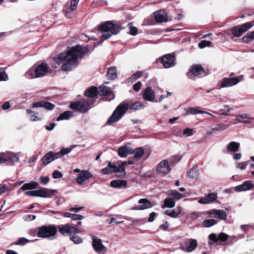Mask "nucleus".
<instances>
[{"label":"nucleus","mask_w":254,"mask_h":254,"mask_svg":"<svg viewBox=\"0 0 254 254\" xmlns=\"http://www.w3.org/2000/svg\"><path fill=\"white\" fill-rule=\"evenodd\" d=\"M44 189L37 190V196L41 197H45Z\"/></svg>","instance_id":"63"},{"label":"nucleus","mask_w":254,"mask_h":254,"mask_svg":"<svg viewBox=\"0 0 254 254\" xmlns=\"http://www.w3.org/2000/svg\"><path fill=\"white\" fill-rule=\"evenodd\" d=\"M171 169L169 166L168 162L167 160L162 161L158 165L157 172L161 175H165L169 173Z\"/></svg>","instance_id":"14"},{"label":"nucleus","mask_w":254,"mask_h":254,"mask_svg":"<svg viewBox=\"0 0 254 254\" xmlns=\"http://www.w3.org/2000/svg\"><path fill=\"white\" fill-rule=\"evenodd\" d=\"M129 107V104L123 102L118 106L107 122V124L112 125L117 122L127 112Z\"/></svg>","instance_id":"4"},{"label":"nucleus","mask_w":254,"mask_h":254,"mask_svg":"<svg viewBox=\"0 0 254 254\" xmlns=\"http://www.w3.org/2000/svg\"><path fill=\"white\" fill-rule=\"evenodd\" d=\"M217 221L214 219H207L203 222L202 225L204 227L208 228L215 225Z\"/></svg>","instance_id":"43"},{"label":"nucleus","mask_w":254,"mask_h":254,"mask_svg":"<svg viewBox=\"0 0 254 254\" xmlns=\"http://www.w3.org/2000/svg\"><path fill=\"white\" fill-rule=\"evenodd\" d=\"M4 162L9 161L12 165H15L19 161L18 156L12 152H3Z\"/></svg>","instance_id":"16"},{"label":"nucleus","mask_w":254,"mask_h":254,"mask_svg":"<svg viewBox=\"0 0 254 254\" xmlns=\"http://www.w3.org/2000/svg\"><path fill=\"white\" fill-rule=\"evenodd\" d=\"M57 233V228L55 226H43L39 228L37 236L40 238L53 240L55 238Z\"/></svg>","instance_id":"5"},{"label":"nucleus","mask_w":254,"mask_h":254,"mask_svg":"<svg viewBox=\"0 0 254 254\" xmlns=\"http://www.w3.org/2000/svg\"><path fill=\"white\" fill-rule=\"evenodd\" d=\"M92 246L96 252L99 254H104L107 251V248L102 244L101 240L97 237H93Z\"/></svg>","instance_id":"10"},{"label":"nucleus","mask_w":254,"mask_h":254,"mask_svg":"<svg viewBox=\"0 0 254 254\" xmlns=\"http://www.w3.org/2000/svg\"><path fill=\"white\" fill-rule=\"evenodd\" d=\"M132 153L131 154H133V158L136 160L139 159L144 154V150L141 147L136 148V149L132 148Z\"/></svg>","instance_id":"32"},{"label":"nucleus","mask_w":254,"mask_h":254,"mask_svg":"<svg viewBox=\"0 0 254 254\" xmlns=\"http://www.w3.org/2000/svg\"><path fill=\"white\" fill-rule=\"evenodd\" d=\"M197 242L195 239H190L185 244V246H182L181 249L187 253H190L193 251L197 247Z\"/></svg>","instance_id":"17"},{"label":"nucleus","mask_w":254,"mask_h":254,"mask_svg":"<svg viewBox=\"0 0 254 254\" xmlns=\"http://www.w3.org/2000/svg\"><path fill=\"white\" fill-rule=\"evenodd\" d=\"M60 233L63 236H68L72 234H78L82 232V230L79 229L76 225L70 224L61 225L58 226Z\"/></svg>","instance_id":"6"},{"label":"nucleus","mask_w":254,"mask_h":254,"mask_svg":"<svg viewBox=\"0 0 254 254\" xmlns=\"http://www.w3.org/2000/svg\"><path fill=\"white\" fill-rule=\"evenodd\" d=\"M167 195L168 196L172 197L173 200H179L181 198L185 197V195L182 193H179L176 190H170L167 191Z\"/></svg>","instance_id":"28"},{"label":"nucleus","mask_w":254,"mask_h":254,"mask_svg":"<svg viewBox=\"0 0 254 254\" xmlns=\"http://www.w3.org/2000/svg\"><path fill=\"white\" fill-rule=\"evenodd\" d=\"M87 51L86 47L77 46L69 48L65 52L55 58V61L58 64H62L61 68L63 71H69L77 65L78 58H82Z\"/></svg>","instance_id":"1"},{"label":"nucleus","mask_w":254,"mask_h":254,"mask_svg":"<svg viewBox=\"0 0 254 254\" xmlns=\"http://www.w3.org/2000/svg\"><path fill=\"white\" fill-rule=\"evenodd\" d=\"M198 202L200 204H208L209 203V201L207 200L206 197H204L200 198L198 200Z\"/></svg>","instance_id":"64"},{"label":"nucleus","mask_w":254,"mask_h":254,"mask_svg":"<svg viewBox=\"0 0 254 254\" xmlns=\"http://www.w3.org/2000/svg\"><path fill=\"white\" fill-rule=\"evenodd\" d=\"M229 236L223 232L220 233L218 235V240L222 242H225L228 240Z\"/></svg>","instance_id":"51"},{"label":"nucleus","mask_w":254,"mask_h":254,"mask_svg":"<svg viewBox=\"0 0 254 254\" xmlns=\"http://www.w3.org/2000/svg\"><path fill=\"white\" fill-rule=\"evenodd\" d=\"M141 73L138 72L132 75L129 78V81L132 83L141 76Z\"/></svg>","instance_id":"52"},{"label":"nucleus","mask_w":254,"mask_h":254,"mask_svg":"<svg viewBox=\"0 0 254 254\" xmlns=\"http://www.w3.org/2000/svg\"><path fill=\"white\" fill-rule=\"evenodd\" d=\"M159 228L161 230L165 231L169 228V223L167 221H165L163 224L160 225Z\"/></svg>","instance_id":"61"},{"label":"nucleus","mask_w":254,"mask_h":254,"mask_svg":"<svg viewBox=\"0 0 254 254\" xmlns=\"http://www.w3.org/2000/svg\"><path fill=\"white\" fill-rule=\"evenodd\" d=\"M139 205L135 206L130 208L131 210H142L152 207L153 205L146 198H141L138 201Z\"/></svg>","instance_id":"11"},{"label":"nucleus","mask_w":254,"mask_h":254,"mask_svg":"<svg viewBox=\"0 0 254 254\" xmlns=\"http://www.w3.org/2000/svg\"><path fill=\"white\" fill-rule=\"evenodd\" d=\"M211 43L210 41L206 40H202L198 44V47L200 49L205 48V47L210 46Z\"/></svg>","instance_id":"49"},{"label":"nucleus","mask_w":254,"mask_h":254,"mask_svg":"<svg viewBox=\"0 0 254 254\" xmlns=\"http://www.w3.org/2000/svg\"><path fill=\"white\" fill-rule=\"evenodd\" d=\"M8 79V76L6 73L0 69V80H6Z\"/></svg>","instance_id":"57"},{"label":"nucleus","mask_w":254,"mask_h":254,"mask_svg":"<svg viewBox=\"0 0 254 254\" xmlns=\"http://www.w3.org/2000/svg\"><path fill=\"white\" fill-rule=\"evenodd\" d=\"M144 107V105L140 102H136L131 104L130 107L131 109L134 110H137L139 109L143 108Z\"/></svg>","instance_id":"44"},{"label":"nucleus","mask_w":254,"mask_h":254,"mask_svg":"<svg viewBox=\"0 0 254 254\" xmlns=\"http://www.w3.org/2000/svg\"><path fill=\"white\" fill-rule=\"evenodd\" d=\"M132 153V148L127 146L120 147L118 150V154L119 156L122 158L127 157Z\"/></svg>","instance_id":"26"},{"label":"nucleus","mask_w":254,"mask_h":254,"mask_svg":"<svg viewBox=\"0 0 254 254\" xmlns=\"http://www.w3.org/2000/svg\"><path fill=\"white\" fill-rule=\"evenodd\" d=\"M127 165V162L125 161L118 165L113 164V171L118 176L124 177L126 175L125 166Z\"/></svg>","instance_id":"20"},{"label":"nucleus","mask_w":254,"mask_h":254,"mask_svg":"<svg viewBox=\"0 0 254 254\" xmlns=\"http://www.w3.org/2000/svg\"><path fill=\"white\" fill-rule=\"evenodd\" d=\"M79 0H70L69 7L65 6L64 8L65 15L67 18H71L73 15L72 12L74 11L78 5Z\"/></svg>","instance_id":"15"},{"label":"nucleus","mask_w":254,"mask_h":254,"mask_svg":"<svg viewBox=\"0 0 254 254\" xmlns=\"http://www.w3.org/2000/svg\"><path fill=\"white\" fill-rule=\"evenodd\" d=\"M93 176L92 174L86 170H83L81 174H78L75 178L76 182L79 185H82Z\"/></svg>","instance_id":"13"},{"label":"nucleus","mask_w":254,"mask_h":254,"mask_svg":"<svg viewBox=\"0 0 254 254\" xmlns=\"http://www.w3.org/2000/svg\"><path fill=\"white\" fill-rule=\"evenodd\" d=\"M29 242V241L25 238L22 237L19 238L15 243V245H24Z\"/></svg>","instance_id":"53"},{"label":"nucleus","mask_w":254,"mask_h":254,"mask_svg":"<svg viewBox=\"0 0 254 254\" xmlns=\"http://www.w3.org/2000/svg\"><path fill=\"white\" fill-rule=\"evenodd\" d=\"M35 68L36 69V73L40 77L46 74L48 69V66L47 64L42 63L38 65L36 67H35Z\"/></svg>","instance_id":"27"},{"label":"nucleus","mask_w":254,"mask_h":254,"mask_svg":"<svg viewBox=\"0 0 254 254\" xmlns=\"http://www.w3.org/2000/svg\"><path fill=\"white\" fill-rule=\"evenodd\" d=\"M107 76L110 79H115L117 77L116 69L115 67H111L108 69Z\"/></svg>","instance_id":"38"},{"label":"nucleus","mask_w":254,"mask_h":254,"mask_svg":"<svg viewBox=\"0 0 254 254\" xmlns=\"http://www.w3.org/2000/svg\"><path fill=\"white\" fill-rule=\"evenodd\" d=\"M209 203L213 202L217 198V194L215 193H210L206 196Z\"/></svg>","instance_id":"47"},{"label":"nucleus","mask_w":254,"mask_h":254,"mask_svg":"<svg viewBox=\"0 0 254 254\" xmlns=\"http://www.w3.org/2000/svg\"><path fill=\"white\" fill-rule=\"evenodd\" d=\"M128 26L130 29L129 34L132 35H135L137 33V28L132 26V22H130L128 24Z\"/></svg>","instance_id":"46"},{"label":"nucleus","mask_w":254,"mask_h":254,"mask_svg":"<svg viewBox=\"0 0 254 254\" xmlns=\"http://www.w3.org/2000/svg\"><path fill=\"white\" fill-rule=\"evenodd\" d=\"M243 79L244 76L243 75L236 77H229L224 78L220 82V88H226L234 86L242 81Z\"/></svg>","instance_id":"7"},{"label":"nucleus","mask_w":254,"mask_h":254,"mask_svg":"<svg viewBox=\"0 0 254 254\" xmlns=\"http://www.w3.org/2000/svg\"><path fill=\"white\" fill-rule=\"evenodd\" d=\"M175 204L176 202L175 200L172 199V197L170 198V197L167 196V198L164 201V204L162 206V208H173L175 206Z\"/></svg>","instance_id":"34"},{"label":"nucleus","mask_w":254,"mask_h":254,"mask_svg":"<svg viewBox=\"0 0 254 254\" xmlns=\"http://www.w3.org/2000/svg\"><path fill=\"white\" fill-rule=\"evenodd\" d=\"M39 183L35 181H31L28 183L24 184L22 187L21 189L23 190H33L38 188Z\"/></svg>","instance_id":"31"},{"label":"nucleus","mask_w":254,"mask_h":254,"mask_svg":"<svg viewBox=\"0 0 254 254\" xmlns=\"http://www.w3.org/2000/svg\"><path fill=\"white\" fill-rule=\"evenodd\" d=\"M73 115L71 111H66L61 114L57 119V121L68 120Z\"/></svg>","instance_id":"35"},{"label":"nucleus","mask_w":254,"mask_h":254,"mask_svg":"<svg viewBox=\"0 0 254 254\" xmlns=\"http://www.w3.org/2000/svg\"><path fill=\"white\" fill-rule=\"evenodd\" d=\"M114 23V22L107 21L99 26L98 30L101 33V36L103 37L104 40L110 38L113 35L117 34L120 32L119 27Z\"/></svg>","instance_id":"2"},{"label":"nucleus","mask_w":254,"mask_h":254,"mask_svg":"<svg viewBox=\"0 0 254 254\" xmlns=\"http://www.w3.org/2000/svg\"><path fill=\"white\" fill-rule=\"evenodd\" d=\"M250 117L246 115H240L236 117V120L240 123H249Z\"/></svg>","instance_id":"40"},{"label":"nucleus","mask_w":254,"mask_h":254,"mask_svg":"<svg viewBox=\"0 0 254 254\" xmlns=\"http://www.w3.org/2000/svg\"><path fill=\"white\" fill-rule=\"evenodd\" d=\"M189 73H191L195 76H198L202 74H203L204 75H205V72L203 68L199 64L192 65Z\"/></svg>","instance_id":"24"},{"label":"nucleus","mask_w":254,"mask_h":254,"mask_svg":"<svg viewBox=\"0 0 254 254\" xmlns=\"http://www.w3.org/2000/svg\"><path fill=\"white\" fill-rule=\"evenodd\" d=\"M70 107L73 110L77 111L80 113H84L90 108L89 103L85 100L71 103Z\"/></svg>","instance_id":"8"},{"label":"nucleus","mask_w":254,"mask_h":254,"mask_svg":"<svg viewBox=\"0 0 254 254\" xmlns=\"http://www.w3.org/2000/svg\"><path fill=\"white\" fill-rule=\"evenodd\" d=\"M209 217L218 218L221 220H225L227 215L225 212L222 210H212L208 213Z\"/></svg>","instance_id":"19"},{"label":"nucleus","mask_w":254,"mask_h":254,"mask_svg":"<svg viewBox=\"0 0 254 254\" xmlns=\"http://www.w3.org/2000/svg\"><path fill=\"white\" fill-rule=\"evenodd\" d=\"M156 22L158 23L164 22L167 21V15L165 11L160 10L154 13Z\"/></svg>","instance_id":"23"},{"label":"nucleus","mask_w":254,"mask_h":254,"mask_svg":"<svg viewBox=\"0 0 254 254\" xmlns=\"http://www.w3.org/2000/svg\"><path fill=\"white\" fill-rule=\"evenodd\" d=\"M45 197L50 198L55 195L57 192L56 190H49L44 188Z\"/></svg>","instance_id":"42"},{"label":"nucleus","mask_w":254,"mask_h":254,"mask_svg":"<svg viewBox=\"0 0 254 254\" xmlns=\"http://www.w3.org/2000/svg\"><path fill=\"white\" fill-rule=\"evenodd\" d=\"M161 61L165 68H170L175 65V57L171 54H167L163 56Z\"/></svg>","instance_id":"12"},{"label":"nucleus","mask_w":254,"mask_h":254,"mask_svg":"<svg viewBox=\"0 0 254 254\" xmlns=\"http://www.w3.org/2000/svg\"><path fill=\"white\" fill-rule=\"evenodd\" d=\"M142 96L143 99L150 102H153L155 98L154 92L150 87H147L146 88L143 92Z\"/></svg>","instance_id":"21"},{"label":"nucleus","mask_w":254,"mask_h":254,"mask_svg":"<svg viewBox=\"0 0 254 254\" xmlns=\"http://www.w3.org/2000/svg\"><path fill=\"white\" fill-rule=\"evenodd\" d=\"M71 240L75 244H78L81 243L82 242V239L78 236L72 237L71 238Z\"/></svg>","instance_id":"60"},{"label":"nucleus","mask_w":254,"mask_h":254,"mask_svg":"<svg viewBox=\"0 0 254 254\" xmlns=\"http://www.w3.org/2000/svg\"><path fill=\"white\" fill-rule=\"evenodd\" d=\"M183 134L185 137L190 136L194 134V130L192 128L187 127L183 130Z\"/></svg>","instance_id":"45"},{"label":"nucleus","mask_w":254,"mask_h":254,"mask_svg":"<svg viewBox=\"0 0 254 254\" xmlns=\"http://www.w3.org/2000/svg\"><path fill=\"white\" fill-rule=\"evenodd\" d=\"M197 114H208V113L193 107L189 108L186 111V115H196Z\"/></svg>","instance_id":"36"},{"label":"nucleus","mask_w":254,"mask_h":254,"mask_svg":"<svg viewBox=\"0 0 254 254\" xmlns=\"http://www.w3.org/2000/svg\"><path fill=\"white\" fill-rule=\"evenodd\" d=\"M240 144L239 142L231 141L227 146V151L228 152H235L239 150Z\"/></svg>","instance_id":"29"},{"label":"nucleus","mask_w":254,"mask_h":254,"mask_svg":"<svg viewBox=\"0 0 254 254\" xmlns=\"http://www.w3.org/2000/svg\"><path fill=\"white\" fill-rule=\"evenodd\" d=\"M74 148V147L72 146L68 148H63L59 152L49 151L42 157L41 161L46 166L54 160L61 158L62 156L68 154Z\"/></svg>","instance_id":"3"},{"label":"nucleus","mask_w":254,"mask_h":254,"mask_svg":"<svg viewBox=\"0 0 254 254\" xmlns=\"http://www.w3.org/2000/svg\"><path fill=\"white\" fill-rule=\"evenodd\" d=\"M200 216V213L198 212H192L190 214V217L193 220L197 219Z\"/></svg>","instance_id":"54"},{"label":"nucleus","mask_w":254,"mask_h":254,"mask_svg":"<svg viewBox=\"0 0 254 254\" xmlns=\"http://www.w3.org/2000/svg\"><path fill=\"white\" fill-rule=\"evenodd\" d=\"M55 107V105L48 102H45L43 101V108H44L45 109L48 110H51L54 109Z\"/></svg>","instance_id":"48"},{"label":"nucleus","mask_w":254,"mask_h":254,"mask_svg":"<svg viewBox=\"0 0 254 254\" xmlns=\"http://www.w3.org/2000/svg\"><path fill=\"white\" fill-rule=\"evenodd\" d=\"M110 186L115 188H126L127 182L125 180H113L111 182Z\"/></svg>","instance_id":"30"},{"label":"nucleus","mask_w":254,"mask_h":254,"mask_svg":"<svg viewBox=\"0 0 254 254\" xmlns=\"http://www.w3.org/2000/svg\"><path fill=\"white\" fill-rule=\"evenodd\" d=\"M248 161L238 163L237 164V167L240 170H244L248 166Z\"/></svg>","instance_id":"50"},{"label":"nucleus","mask_w":254,"mask_h":254,"mask_svg":"<svg viewBox=\"0 0 254 254\" xmlns=\"http://www.w3.org/2000/svg\"><path fill=\"white\" fill-rule=\"evenodd\" d=\"M52 176L54 179H59L63 177V174L58 170L55 171Z\"/></svg>","instance_id":"58"},{"label":"nucleus","mask_w":254,"mask_h":254,"mask_svg":"<svg viewBox=\"0 0 254 254\" xmlns=\"http://www.w3.org/2000/svg\"><path fill=\"white\" fill-rule=\"evenodd\" d=\"M231 111V109L227 105H224L223 108L221 110L222 115H227L228 113Z\"/></svg>","instance_id":"56"},{"label":"nucleus","mask_w":254,"mask_h":254,"mask_svg":"<svg viewBox=\"0 0 254 254\" xmlns=\"http://www.w3.org/2000/svg\"><path fill=\"white\" fill-rule=\"evenodd\" d=\"M84 218V216L80 214H73L71 219L73 220H80Z\"/></svg>","instance_id":"59"},{"label":"nucleus","mask_w":254,"mask_h":254,"mask_svg":"<svg viewBox=\"0 0 254 254\" xmlns=\"http://www.w3.org/2000/svg\"><path fill=\"white\" fill-rule=\"evenodd\" d=\"M182 208L180 206L176 207L174 209H169L164 211V214L173 218H177L181 213Z\"/></svg>","instance_id":"25"},{"label":"nucleus","mask_w":254,"mask_h":254,"mask_svg":"<svg viewBox=\"0 0 254 254\" xmlns=\"http://www.w3.org/2000/svg\"><path fill=\"white\" fill-rule=\"evenodd\" d=\"M98 94L100 96H109L111 99H113L115 97L110 88L103 85L99 87Z\"/></svg>","instance_id":"22"},{"label":"nucleus","mask_w":254,"mask_h":254,"mask_svg":"<svg viewBox=\"0 0 254 254\" xmlns=\"http://www.w3.org/2000/svg\"><path fill=\"white\" fill-rule=\"evenodd\" d=\"M101 172L103 174H109L114 172L113 164H112L111 162H109L108 163V167L103 169Z\"/></svg>","instance_id":"41"},{"label":"nucleus","mask_w":254,"mask_h":254,"mask_svg":"<svg viewBox=\"0 0 254 254\" xmlns=\"http://www.w3.org/2000/svg\"><path fill=\"white\" fill-rule=\"evenodd\" d=\"M39 180L40 181L41 183L44 185H47L50 181L49 178L48 177L43 176L40 177Z\"/></svg>","instance_id":"55"},{"label":"nucleus","mask_w":254,"mask_h":254,"mask_svg":"<svg viewBox=\"0 0 254 254\" xmlns=\"http://www.w3.org/2000/svg\"><path fill=\"white\" fill-rule=\"evenodd\" d=\"M254 187V185L252 183V181H245L242 184L235 187L234 189L236 191L241 192L249 190Z\"/></svg>","instance_id":"18"},{"label":"nucleus","mask_w":254,"mask_h":254,"mask_svg":"<svg viewBox=\"0 0 254 254\" xmlns=\"http://www.w3.org/2000/svg\"><path fill=\"white\" fill-rule=\"evenodd\" d=\"M27 78L29 79H33L35 78L39 77L36 73V69L35 67L30 68L25 73Z\"/></svg>","instance_id":"37"},{"label":"nucleus","mask_w":254,"mask_h":254,"mask_svg":"<svg viewBox=\"0 0 254 254\" xmlns=\"http://www.w3.org/2000/svg\"><path fill=\"white\" fill-rule=\"evenodd\" d=\"M27 114L32 121H37L40 120V118L36 116V114L31 110H27Z\"/></svg>","instance_id":"39"},{"label":"nucleus","mask_w":254,"mask_h":254,"mask_svg":"<svg viewBox=\"0 0 254 254\" xmlns=\"http://www.w3.org/2000/svg\"><path fill=\"white\" fill-rule=\"evenodd\" d=\"M98 90L96 87H92L87 89L85 92V95L91 98H94L98 94Z\"/></svg>","instance_id":"33"},{"label":"nucleus","mask_w":254,"mask_h":254,"mask_svg":"<svg viewBox=\"0 0 254 254\" xmlns=\"http://www.w3.org/2000/svg\"><path fill=\"white\" fill-rule=\"evenodd\" d=\"M25 194L27 196H37V190L28 191L25 192Z\"/></svg>","instance_id":"62"},{"label":"nucleus","mask_w":254,"mask_h":254,"mask_svg":"<svg viewBox=\"0 0 254 254\" xmlns=\"http://www.w3.org/2000/svg\"><path fill=\"white\" fill-rule=\"evenodd\" d=\"M253 26V24L252 23H246L242 25L233 27L232 29V33L234 36L238 37L241 36L243 33L250 29Z\"/></svg>","instance_id":"9"}]
</instances>
